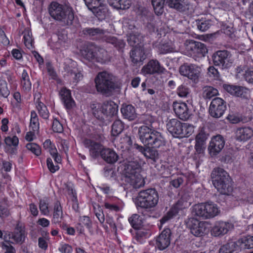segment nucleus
Wrapping results in <instances>:
<instances>
[{
	"instance_id": "1",
	"label": "nucleus",
	"mask_w": 253,
	"mask_h": 253,
	"mask_svg": "<svg viewBox=\"0 0 253 253\" xmlns=\"http://www.w3.org/2000/svg\"><path fill=\"white\" fill-rule=\"evenodd\" d=\"M141 169V164L137 160L126 163L122 179L124 184L135 189L144 185V180L140 174Z\"/></svg>"
},
{
	"instance_id": "2",
	"label": "nucleus",
	"mask_w": 253,
	"mask_h": 253,
	"mask_svg": "<svg viewBox=\"0 0 253 253\" xmlns=\"http://www.w3.org/2000/svg\"><path fill=\"white\" fill-rule=\"evenodd\" d=\"M138 135L140 141L145 146L159 148L165 145V140L162 133L156 130L153 126H140Z\"/></svg>"
},
{
	"instance_id": "3",
	"label": "nucleus",
	"mask_w": 253,
	"mask_h": 253,
	"mask_svg": "<svg viewBox=\"0 0 253 253\" xmlns=\"http://www.w3.org/2000/svg\"><path fill=\"white\" fill-rule=\"evenodd\" d=\"M211 178L213 186L220 193L228 195L232 191L231 179L223 169H214L211 173Z\"/></svg>"
},
{
	"instance_id": "4",
	"label": "nucleus",
	"mask_w": 253,
	"mask_h": 253,
	"mask_svg": "<svg viewBox=\"0 0 253 253\" xmlns=\"http://www.w3.org/2000/svg\"><path fill=\"white\" fill-rule=\"evenodd\" d=\"M94 82L97 91L102 94L108 95L118 87L115 77L106 71L98 73Z\"/></svg>"
},
{
	"instance_id": "5",
	"label": "nucleus",
	"mask_w": 253,
	"mask_h": 253,
	"mask_svg": "<svg viewBox=\"0 0 253 253\" xmlns=\"http://www.w3.org/2000/svg\"><path fill=\"white\" fill-rule=\"evenodd\" d=\"M51 16L62 26L71 25L74 18L72 9L57 2H52L49 9Z\"/></svg>"
},
{
	"instance_id": "6",
	"label": "nucleus",
	"mask_w": 253,
	"mask_h": 253,
	"mask_svg": "<svg viewBox=\"0 0 253 253\" xmlns=\"http://www.w3.org/2000/svg\"><path fill=\"white\" fill-rule=\"evenodd\" d=\"M159 199L157 191L154 188H149L139 192L136 205L141 208L151 210L157 205Z\"/></svg>"
},
{
	"instance_id": "7",
	"label": "nucleus",
	"mask_w": 253,
	"mask_h": 253,
	"mask_svg": "<svg viewBox=\"0 0 253 253\" xmlns=\"http://www.w3.org/2000/svg\"><path fill=\"white\" fill-rule=\"evenodd\" d=\"M219 211L217 205L210 202L195 205L192 207V212L193 214L206 219L214 217Z\"/></svg>"
},
{
	"instance_id": "8",
	"label": "nucleus",
	"mask_w": 253,
	"mask_h": 253,
	"mask_svg": "<svg viewBox=\"0 0 253 253\" xmlns=\"http://www.w3.org/2000/svg\"><path fill=\"white\" fill-rule=\"evenodd\" d=\"M84 58L91 62H96L102 64L109 61L107 51L102 48L91 46L82 52Z\"/></svg>"
},
{
	"instance_id": "9",
	"label": "nucleus",
	"mask_w": 253,
	"mask_h": 253,
	"mask_svg": "<svg viewBox=\"0 0 253 253\" xmlns=\"http://www.w3.org/2000/svg\"><path fill=\"white\" fill-rule=\"evenodd\" d=\"M184 45L188 54L193 57L195 60L204 57L208 52L206 45L200 42L186 41Z\"/></svg>"
},
{
	"instance_id": "10",
	"label": "nucleus",
	"mask_w": 253,
	"mask_h": 253,
	"mask_svg": "<svg viewBox=\"0 0 253 253\" xmlns=\"http://www.w3.org/2000/svg\"><path fill=\"white\" fill-rule=\"evenodd\" d=\"M25 236L24 227L19 222L13 232L4 233L3 239L6 242H11L12 244H22L25 241Z\"/></svg>"
},
{
	"instance_id": "11",
	"label": "nucleus",
	"mask_w": 253,
	"mask_h": 253,
	"mask_svg": "<svg viewBox=\"0 0 253 253\" xmlns=\"http://www.w3.org/2000/svg\"><path fill=\"white\" fill-rule=\"evenodd\" d=\"M100 110L104 116L107 118L106 120L103 116H100L95 112H94V116L97 119L105 123L107 120L110 121V118L117 115L118 111V106L113 101H106L101 105Z\"/></svg>"
},
{
	"instance_id": "12",
	"label": "nucleus",
	"mask_w": 253,
	"mask_h": 253,
	"mask_svg": "<svg viewBox=\"0 0 253 253\" xmlns=\"http://www.w3.org/2000/svg\"><path fill=\"white\" fill-rule=\"evenodd\" d=\"M181 75L187 77L195 82L198 80L201 73V68L195 64L185 63L179 68Z\"/></svg>"
},
{
	"instance_id": "13",
	"label": "nucleus",
	"mask_w": 253,
	"mask_h": 253,
	"mask_svg": "<svg viewBox=\"0 0 253 253\" xmlns=\"http://www.w3.org/2000/svg\"><path fill=\"white\" fill-rule=\"evenodd\" d=\"M226 109V102L222 98L215 97L211 102L209 107L210 115L215 118L223 116Z\"/></svg>"
},
{
	"instance_id": "14",
	"label": "nucleus",
	"mask_w": 253,
	"mask_h": 253,
	"mask_svg": "<svg viewBox=\"0 0 253 253\" xmlns=\"http://www.w3.org/2000/svg\"><path fill=\"white\" fill-rule=\"evenodd\" d=\"M212 60L214 65L222 69L229 68L232 65L230 60V53L227 50H219L213 54Z\"/></svg>"
},
{
	"instance_id": "15",
	"label": "nucleus",
	"mask_w": 253,
	"mask_h": 253,
	"mask_svg": "<svg viewBox=\"0 0 253 253\" xmlns=\"http://www.w3.org/2000/svg\"><path fill=\"white\" fill-rule=\"evenodd\" d=\"M188 226L190 229L191 233L196 237L202 236L209 231L206 222L200 221L194 218L189 219Z\"/></svg>"
},
{
	"instance_id": "16",
	"label": "nucleus",
	"mask_w": 253,
	"mask_h": 253,
	"mask_svg": "<svg viewBox=\"0 0 253 253\" xmlns=\"http://www.w3.org/2000/svg\"><path fill=\"white\" fill-rule=\"evenodd\" d=\"M224 145L225 140L222 135L218 134L212 136L208 148L210 155L211 157L217 155L221 152Z\"/></svg>"
},
{
	"instance_id": "17",
	"label": "nucleus",
	"mask_w": 253,
	"mask_h": 253,
	"mask_svg": "<svg viewBox=\"0 0 253 253\" xmlns=\"http://www.w3.org/2000/svg\"><path fill=\"white\" fill-rule=\"evenodd\" d=\"M166 72V69L156 59L150 60L141 69V73L144 75L162 74Z\"/></svg>"
},
{
	"instance_id": "18",
	"label": "nucleus",
	"mask_w": 253,
	"mask_h": 253,
	"mask_svg": "<svg viewBox=\"0 0 253 253\" xmlns=\"http://www.w3.org/2000/svg\"><path fill=\"white\" fill-rule=\"evenodd\" d=\"M188 203L183 198L180 199L177 202L173 205L169 211L160 220L161 224H163L168 220L175 217L180 210L188 207Z\"/></svg>"
},
{
	"instance_id": "19",
	"label": "nucleus",
	"mask_w": 253,
	"mask_h": 253,
	"mask_svg": "<svg viewBox=\"0 0 253 253\" xmlns=\"http://www.w3.org/2000/svg\"><path fill=\"white\" fill-rule=\"evenodd\" d=\"M172 106L175 114L180 120L187 121L189 119L191 113L185 103L174 102Z\"/></svg>"
},
{
	"instance_id": "20",
	"label": "nucleus",
	"mask_w": 253,
	"mask_h": 253,
	"mask_svg": "<svg viewBox=\"0 0 253 253\" xmlns=\"http://www.w3.org/2000/svg\"><path fill=\"white\" fill-rule=\"evenodd\" d=\"M183 123L177 119L167 121L166 126L168 131L174 137L180 138L182 132Z\"/></svg>"
},
{
	"instance_id": "21",
	"label": "nucleus",
	"mask_w": 253,
	"mask_h": 253,
	"mask_svg": "<svg viewBox=\"0 0 253 253\" xmlns=\"http://www.w3.org/2000/svg\"><path fill=\"white\" fill-rule=\"evenodd\" d=\"M233 228L234 225L232 222L220 221L215 224L211 232L214 236H219L227 233Z\"/></svg>"
},
{
	"instance_id": "22",
	"label": "nucleus",
	"mask_w": 253,
	"mask_h": 253,
	"mask_svg": "<svg viewBox=\"0 0 253 253\" xmlns=\"http://www.w3.org/2000/svg\"><path fill=\"white\" fill-rule=\"evenodd\" d=\"M64 69L68 74V76H71L74 80V82L78 83L83 79V75L80 72H77L74 66L75 63L71 59H66L64 64Z\"/></svg>"
},
{
	"instance_id": "23",
	"label": "nucleus",
	"mask_w": 253,
	"mask_h": 253,
	"mask_svg": "<svg viewBox=\"0 0 253 253\" xmlns=\"http://www.w3.org/2000/svg\"><path fill=\"white\" fill-rule=\"evenodd\" d=\"M171 231L169 228L165 229L156 240V245L160 250L166 249L170 243Z\"/></svg>"
},
{
	"instance_id": "24",
	"label": "nucleus",
	"mask_w": 253,
	"mask_h": 253,
	"mask_svg": "<svg viewBox=\"0 0 253 253\" xmlns=\"http://www.w3.org/2000/svg\"><path fill=\"white\" fill-rule=\"evenodd\" d=\"M224 89L231 94L243 98H248L249 90L243 86L226 84Z\"/></svg>"
},
{
	"instance_id": "25",
	"label": "nucleus",
	"mask_w": 253,
	"mask_h": 253,
	"mask_svg": "<svg viewBox=\"0 0 253 253\" xmlns=\"http://www.w3.org/2000/svg\"><path fill=\"white\" fill-rule=\"evenodd\" d=\"M60 98L67 109L70 110L75 106V102L71 96V91L66 87H62L59 91Z\"/></svg>"
},
{
	"instance_id": "26",
	"label": "nucleus",
	"mask_w": 253,
	"mask_h": 253,
	"mask_svg": "<svg viewBox=\"0 0 253 253\" xmlns=\"http://www.w3.org/2000/svg\"><path fill=\"white\" fill-rule=\"evenodd\" d=\"M209 134L204 130H201L196 136L195 149L199 153H203L206 148V141Z\"/></svg>"
},
{
	"instance_id": "27",
	"label": "nucleus",
	"mask_w": 253,
	"mask_h": 253,
	"mask_svg": "<svg viewBox=\"0 0 253 253\" xmlns=\"http://www.w3.org/2000/svg\"><path fill=\"white\" fill-rule=\"evenodd\" d=\"M100 156L104 161L111 164L115 163L119 159L117 153L113 149L109 148H103L100 151Z\"/></svg>"
},
{
	"instance_id": "28",
	"label": "nucleus",
	"mask_w": 253,
	"mask_h": 253,
	"mask_svg": "<svg viewBox=\"0 0 253 253\" xmlns=\"http://www.w3.org/2000/svg\"><path fill=\"white\" fill-rule=\"evenodd\" d=\"M41 94L40 92L35 93L34 95V100L36 108L40 116L43 119L47 120L49 116V113L46 106L40 100Z\"/></svg>"
},
{
	"instance_id": "29",
	"label": "nucleus",
	"mask_w": 253,
	"mask_h": 253,
	"mask_svg": "<svg viewBox=\"0 0 253 253\" xmlns=\"http://www.w3.org/2000/svg\"><path fill=\"white\" fill-rule=\"evenodd\" d=\"M84 144L89 149L90 154L93 157H96L100 154V151L103 148L99 143L89 139H85L84 141Z\"/></svg>"
},
{
	"instance_id": "30",
	"label": "nucleus",
	"mask_w": 253,
	"mask_h": 253,
	"mask_svg": "<svg viewBox=\"0 0 253 253\" xmlns=\"http://www.w3.org/2000/svg\"><path fill=\"white\" fill-rule=\"evenodd\" d=\"M253 136V129L250 127H243L237 128L236 138L240 141H246Z\"/></svg>"
},
{
	"instance_id": "31",
	"label": "nucleus",
	"mask_w": 253,
	"mask_h": 253,
	"mask_svg": "<svg viewBox=\"0 0 253 253\" xmlns=\"http://www.w3.org/2000/svg\"><path fill=\"white\" fill-rule=\"evenodd\" d=\"M120 202L116 197H107L104 201V207L109 212H118L120 211Z\"/></svg>"
},
{
	"instance_id": "32",
	"label": "nucleus",
	"mask_w": 253,
	"mask_h": 253,
	"mask_svg": "<svg viewBox=\"0 0 253 253\" xmlns=\"http://www.w3.org/2000/svg\"><path fill=\"white\" fill-rule=\"evenodd\" d=\"M235 243L239 248V252L243 249L253 248V236H243Z\"/></svg>"
},
{
	"instance_id": "33",
	"label": "nucleus",
	"mask_w": 253,
	"mask_h": 253,
	"mask_svg": "<svg viewBox=\"0 0 253 253\" xmlns=\"http://www.w3.org/2000/svg\"><path fill=\"white\" fill-rule=\"evenodd\" d=\"M20 87L25 93L29 92L32 88V83L27 71L23 69L20 77Z\"/></svg>"
},
{
	"instance_id": "34",
	"label": "nucleus",
	"mask_w": 253,
	"mask_h": 253,
	"mask_svg": "<svg viewBox=\"0 0 253 253\" xmlns=\"http://www.w3.org/2000/svg\"><path fill=\"white\" fill-rule=\"evenodd\" d=\"M236 73L238 78H243L248 83L253 84V70H249L240 66L237 68Z\"/></svg>"
},
{
	"instance_id": "35",
	"label": "nucleus",
	"mask_w": 253,
	"mask_h": 253,
	"mask_svg": "<svg viewBox=\"0 0 253 253\" xmlns=\"http://www.w3.org/2000/svg\"><path fill=\"white\" fill-rule=\"evenodd\" d=\"M121 112L124 118L129 121L134 120L136 117L135 109L131 105H123Z\"/></svg>"
},
{
	"instance_id": "36",
	"label": "nucleus",
	"mask_w": 253,
	"mask_h": 253,
	"mask_svg": "<svg viewBox=\"0 0 253 253\" xmlns=\"http://www.w3.org/2000/svg\"><path fill=\"white\" fill-rule=\"evenodd\" d=\"M63 218L62 207L59 201H57L54 205L52 223L59 224Z\"/></svg>"
},
{
	"instance_id": "37",
	"label": "nucleus",
	"mask_w": 253,
	"mask_h": 253,
	"mask_svg": "<svg viewBox=\"0 0 253 253\" xmlns=\"http://www.w3.org/2000/svg\"><path fill=\"white\" fill-rule=\"evenodd\" d=\"M167 2L169 7L180 11H184L189 4L188 0H167Z\"/></svg>"
},
{
	"instance_id": "38",
	"label": "nucleus",
	"mask_w": 253,
	"mask_h": 253,
	"mask_svg": "<svg viewBox=\"0 0 253 253\" xmlns=\"http://www.w3.org/2000/svg\"><path fill=\"white\" fill-rule=\"evenodd\" d=\"M85 226L89 230L91 229L92 222L88 216H82L79 218V222L77 226V229L80 233H84V227Z\"/></svg>"
},
{
	"instance_id": "39",
	"label": "nucleus",
	"mask_w": 253,
	"mask_h": 253,
	"mask_svg": "<svg viewBox=\"0 0 253 253\" xmlns=\"http://www.w3.org/2000/svg\"><path fill=\"white\" fill-rule=\"evenodd\" d=\"M109 4L117 9H128L131 5L130 0H107Z\"/></svg>"
},
{
	"instance_id": "40",
	"label": "nucleus",
	"mask_w": 253,
	"mask_h": 253,
	"mask_svg": "<svg viewBox=\"0 0 253 253\" xmlns=\"http://www.w3.org/2000/svg\"><path fill=\"white\" fill-rule=\"evenodd\" d=\"M237 246L235 242L228 243L220 247L218 253H239V248Z\"/></svg>"
},
{
	"instance_id": "41",
	"label": "nucleus",
	"mask_w": 253,
	"mask_h": 253,
	"mask_svg": "<svg viewBox=\"0 0 253 253\" xmlns=\"http://www.w3.org/2000/svg\"><path fill=\"white\" fill-rule=\"evenodd\" d=\"M89 9L100 20L105 18L107 12V8L105 6L103 5L102 2H101L100 5H97L95 7H92Z\"/></svg>"
},
{
	"instance_id": "42",
	"label": "nucleus",
	"mask_w": 253,
	"mask_h": 253,
	"mask_svg": "<svg viewBox=\"0 0 253 253\" xmlns=\"http://www.w3.org/2000/svg\"><path fill=\"white\" fill-rule=\"evenodd\" d=\"M30 128L34 132H39L40 123L37 113L35 111L31 112V119L30 123Z\"/></svg>"
},
{
	"instance_id": "43",
	"label": "nucleus",
	"mask_w": 253,
	"mask_h": 253,
	"mask_svg": "<svg viewBox=\"0 0 253 253\" xmlns=\"http://www.w3.org/2000/svg\"><path fill=\"white\" fill-rule=\"evenodd\" d=\"M105 41L111 43L118 50H122L125 46V42L122 40H118L115 37L108 36L105 37Z\"/></svg>"
},
{
	"instance_id": "44",
	"label": "nucleus",
	"mask_w": 253,
	"mask_h": 253,
	"mask_svg": "<svg viewBox=\"0 0 253 253\" xmlns=\"http://www.w3.org/2000/svg\"><path fill=\"white\" fill-rule=\"evenodd\" d=\"M124 128V124L120 119L116 120L112 125L111 132L113 136L120 134Z\"/></svg>"
},
{
	"instance_id": "45",
	"label": "nucleus",
	"mask_w": 253,
	"mask_h": 253,
	"mask_svg": "<svg viewBox=\"0 0 253 253\" xmlns=\"http://www.w3.org/2000/svg\"><path fill=\"white\" fill-rule=\"evenodd\" d=\"M165 1L166 0H151L154 11L157 15H161L163 13Z\"/></svg>"
},
{
	"instance_id": "46",
	"label": "nucleus",
	"mask_w": 253,
	"mask_h": 253,
	"mask_svg": "<svg viewBox=\"0 0 253 253\" xmlns=\"http://www.w3.org/2000/svg\"><path fill=\"white\" fill-rule=\"evenodd\" d=\"M140 36L138 34L134 32L129 33L127 38V41L130 46L136 47L140 43Z\"/></svg>"
},
{
	"instance_id": "47",
	"label": "nucleus",
	"mask_w": 253,
	"mask_h": 253,
	"mask_svg": "<svg viewBox=\"0 0 253 253\" xmlns=\"http://www.w3.org/2000/svg\"><path fill=\"white\" fill-rule=\"evenodd\" d=\"M128 221L131 226L134 228L137 229L142 225V219L140 216L137 214H133L128 218Z\"/></svg>"
},
{
	"instance_id": "48",
	"label": "nucleus",
	"mask_w": 253,
	"mask_h": 253,
	"mask_svg": "<svg viewBox=\"0 0 253 253\" xmlns=\"http://www.w3.org/2000/svg\"><path fill=\"white\" fill-rule=\"evenodd\" d=\"M10 93L7 82L4 80H0V98H7Z\"/></svg>"
},
{
	"instance_id": "49",
	"label": "nucleus",
	"mask_w": 253,
	"mask_h": 253,
	"mask_svg": "<svg viewBox=\"0 0 253 253\" xmlns=\"http://www.w3.org/2000/svg\"><path fill=\"white\" fill-rule=\"evenodd\" d=\"M218 90L211 86H205L203 89V97L206 99H211L218 94Z\"/></svg>"
},
{
	"instance_id": "50",
	"label": "nucleus",
	"mask_w": 253,
	"mask_h": 253,
	"mask_svg": "<svg viewBox=\"0 0 253 253\" xmlns=\"http://www.w3.org/2000/svg\"><path fill=\"white\" fill-rule=\"evenodd\" d=\"M194 131V126L188 123H183L182 128V133L181 134L180 138L188 137L190 136Z\"/></svg>"
},
{
	"instance_id": "51",
	"label": "nucleus",
	"mask_w": 253,
	"mask_h": 253,
	"mask_svg": "<svg viewBox=\"0 0 253 253\" xmlns=\"http://www.w3.org/2000/svg\"><path fill=\"white\" fill-rule=\"evenodd\" d=\"M48 200L47 198L41 199L39 203V208L41 212L44 215H48L49 213L48 209Z\"/></svg>"
},
{
	"instance_id": "52",
	"label": "nucleus",
	"mask_w": 253,
	"mask_h": 253,
	"mask_svg": "<svg viewBox=\"0 0 253 253\" xmlns=\"http://www.w3.org/2000/svg\"><path fill=\"white\" fill-rule=\"evenodd\" d=\"M154 149L155 148L147 147V149L144 156L146 158L151 159L155 162L158 159V152Z\"/></svg>"
},
{
	"instance_id": "53",
	"label": "nucleus",
	"mask_w": 253,
	"mask_h": 253,
	"mask_svg": "<svg viewBox=\"0 0 253 253\" xmlns=\"http://www.w3.org/2000/svg\"><path fill=\"white\" fill-rule=\"evenodd\" d=\"M26 148L37 156H40L42 153L41 147L35 143H29L26 146Z\"/></svg>"
},
{
	"instance_id": "54",
	"label": "nucleus",
	"mask_w": 253,
	"mask_h": 253,
	"mask_svg": "<svg viewBox=\"0 0 253 253\" xmlns=\"http://www.w3.org/2000/svg\"><path fill=\"white\" fill-rule=\"evenodd\" d=\"M177 95L180 97H187L190 93V89L185 84L179 85L176 90Z\"/></svg>"
},
{
	"instance_id": "55",
	"label": "nucleus",
	"mask_w": 253,
	"mask_h": 253,
	"mask_svg": "<svg viewBox=\"0 0 253 253\" xmlns=\"http://www.w3.org/2000/svg\"><path fill=\"white\" fill-rule=\"evenodd\" d=\"M23 39L25 46L29 49L32 48L33 40L32 37V33L30 31L26 30L24 31Z\"/></svg>"
},
{
	"instance_id": "56",
	"label": "nucleus",
	"mask_w": 253,
	"mask_h": 253,
	"mask_svg": "<svg viewBox=\"0 0 253 253\" xmlns=\"http://www.w3.org/2000/svg\"><path fill=\"white\" fill-rule=\"evenodd\" d=\"M211 25V21L210 20L201 19L197 22L198 28L202 32L207 31Z\"/></svg>"
},
{
	"instance_id": "57",
	"label": "nucleus",
	"mask_w": 253,
	"mask_h": 253,
	"mask_svg": "<svg viewBox=\"0 0 253 253\" xmlns=\"http://www.w3.org/2000/svg\"><path fill=\"white\" fill-rule=\"evenodd\" d=\"M174 48L171 42H167L160 45L159 47V51L161 54H167L173 52Z\"/></svg>"
},
{
	"instance_id": "58",
	"label": "nucleus",
	"mask_w": 253,
	"mask_h": 253,
	"mask_svg": "<svg viewBox=\"0 0 253 253\" xmlns=\"http://www.w3.org/2000/svg\"><path fill=\"white\" fill-rule=\"evenodd\" d=\"M43 148L49 152L50 154H55L57 149L54 143L50 139H46L43 143Z\"/></svg>"
},
{
	"instance_id": "59",
	"label": "nucleus",
	"mask_w": 253,
	"mask_h": 253,
	"mask_svg": "<svg viewBox=\"0 0 253 253\" xmlns=\"http://www.w3.org/2000/svg\"><path fill=\"white\" fill-rule=\"evenodd\" d=\"M83 32L85 34L88 35L90 36L104 34V31L99 28H86L84 30Z\"/></svg>"
},
{
	"instance_id": "60",
	"label": "nucleus",
	"mask_w": 253,
	"mask_h": 253,
	"mask_svg": "<svg viewBox=\"0 0 253 253\" xmlns=\"http://www.w3.org/2000/svg\"><path fill=\"white\" fill-rule=\"evenodd\" d=\"M207 74L210 78L213 80H218L220 77L217 69L213 66H211L208 68Z\"/></svg>"
},
{
	"instance_id": "61",
	"label": "nucleus",
	"mask_w": 253,
	"mask_h": 253,
	"mask_svg": "<svg viewBox=\"0 0 253 253\" xmlns=\"http://www.w3.org/2000/svg\"><path fill=\"white\" fill-rule=\"evenodd\" d=\"M11 244V242H6L4 240L0 243V247L3 250H5L4 253H15V249Z\"/></svg>"
},
{
	"instance_id": "62",
	"label": "nucleus",
	"mask_w": 253,
	"mask_h": 253,
	"mask_svg": "<svg viewBox=\"0 0 253 253\" xmlns=\"http://www.w3.org/2000/svg\"><path fill=\"white\" fill-rule=\"evenodd\" d=\"M57 37L58 38L57 42L61 45L64 44L67 40V35L66 32L64 30L58 31Z\"/></svg>"
},
{
	"instance_id": "63",
	"label": "nucleus",
	"mask_w": 253,
	"mask_h": 253,
	"mask_svg": "<svg viewBox=\"0 0 253 253\" xmlns=\"http://www.w3.org/2000/svg\"><path fill=\"white\" fill-rule=\"evenodd\" d=\"M4 142L9 146H17L19 144V139L16 136H7L4 139Z\"/></svg>"
},
{
	"instance_id": "64",
	"label": "nucleus",
	"mask_w": 253,
	"mask_h": 253,
	"mask_svg": "<svg viewBox=\"0 0 253 253\" xmlns=\"http://www.w3.org/2000/svg\"><path fill=\"white\" fill-rule=\"evenodd\" d=\"M146 235V233L145 232L142 231H137L134 236L133 239L138 243L142 244L145 242Z\"/></svg>"
}]
</instances>
